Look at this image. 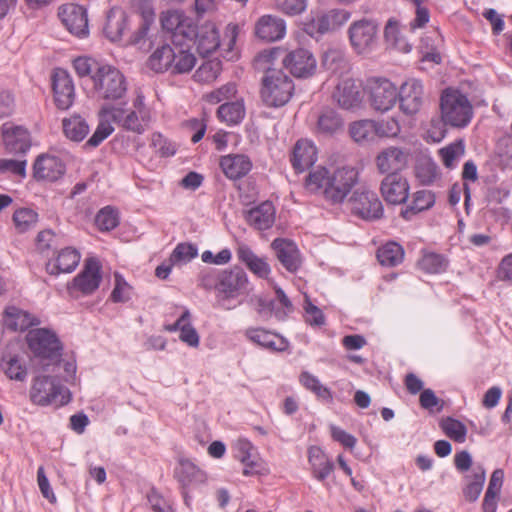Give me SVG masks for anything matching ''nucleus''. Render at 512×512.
<instances>
[{"label":"nucleus","mask_w":512,"mask_h":512,"mask_svg":"<svg viewBox=\"0 0 512 512\" xmlns=\"http://www.w3.org/2000/svg\"><path fill=\"white\" fill-rule=\"evenodd\" d=\"M53 98L59 110H68L75 101V86L67 70L56 68L51 76Z\"/></svg>","instance_id":"nucleus-15"},{"label":"nucleus","mask_w":512,"mask_h":512,"mask_svg":"<svg viewBox=\"0 0 512 512\" xmlns=\"http://www.w3.org/2000/svg\"><path fill=\"white\" fill-rule=\"evenodd\" d=\"M348 37L353 50L359 55H367L378 44V24L374 20L360 19L351 23Z\"/></svg>","instance_id":"nucleus-7"},{"label":"nucleus","mask_w":512,"mask_h":512,"mask_svg":"<svg viewBox=\"0 0 512 512\" xmlns=\"http://www.w3.org/2000/svg\"><path fill=\"white\" fill-rule=\"evenodd\" d=\"M333 101L344 110L355 111L363 104L361 86L352 77H345L338 81L332 92Z\"/></svg>","instance_id":"nucleus-12"},{"label":"nucleus","mask_w":512,"mask_h":512,"mask_svg":"<svg viewBox=\"0 0 512 512\" xmlns=\"http://www.w3.org/2000/svg\"><path fill=\"white\" fill-rule=\"evenodd\" d=\"M73 68L77 75L81 78L90 76L92 79V74H96L100 67H103L104 64H100L95 59L88 56H79L73 60Z\"/></svg>","instance_id":"nucleus-53"},{"label":"nucleus","mask_w":512,"mask_h":512,"mask_svg":"<svg viewBox=\"0 0 512 512\" xmlns=\"http://www.w3.org/2000/svg\"><path fill=\"white\" fill-rule=\"evenodd\" d=\"M343 128V119L332 108L324 109L317 119V133L333 135Z\"/></svg>","instance_id":"nucleus-37"},{"label":"nucleus","mask_w":512,"mask_h":512,"mask_svg":"<svg viewBox=\"0 0 512 512\" xmlns=\"http://www.w3.org/2000/svg\"><path fill=\"white\" fill-rule=\"evenodd\" d=\"M258 345L271 351L282 352L288 348V341L277 333L258 328Z\"/></svg>","instance_id":"nucleus-46"},{"label":"nucleus","mask_w":512,"mask_h":512,"mask_svg":"<svg viewBox=\"0 0 512 512\" xmlns=\"http://www.w3.org/2000/svg\"><path fill=\"white\" fill-rule=\"evenodd\" d=\"M253 444L247 439H238L234 446L235 458L243 464L242 473L245 476L256 474V463L251 460Z\"/></svg>","instance_id":"nucleus-41"},{"label":"nucleus","mask_w":512,"mask_h":512,"mask_svg":"<svg viewBox=\"0 0 512 512\" xmlns=\"http://www.w3.org/2000/svg\"><path fill=\"white\" fill-rule=\"evenodd\" d=\"M303 309L305 311V320L313 326H322L325 324L323 312L314 305L309 296L305 294Z\"/></svg>","instance_id":"nucleus-60"},{"label":"nucleus","mask_w":512,"mask_h":512,"mask_svg":"<svg viewBox=\"0 0 512 512\" xmlns=\"http://www.w3.org/2000/svg\"><path fill=\"white\" fill-rule=\"evenodd\" d=\"M321 66L327 71L330 77H336L339 80L349 77L351 63L341 48L327 49L321 58Z\"/></svg>","instance_id":"nucleus-23"},{"label":"nucleus","mask_w":512,"mask_h":512,"mask_svg":"<svg viewBox=\"0 0 512 512\" xmlns=\"http://www.w3.org/2000/svg\"><path fill=\"white\" fill-rule=\"evenodd\" d=\"M350 201L353 213L362 219L377 220L383 216V204L374 191L359 188L354 191Z\"/></svg>","instance_id":"nucleus-10"},{"label":"nucleus","mask_w":512,"mask_h":512,"mask_svg":"<svg viewBox=\"0 0 512 512\" xmlns=\"http://www.w3.org/2000/svg\"><path fill=\"white\" fill-rule=\"evenodd\" d=\"M65 172L64 162L59 157L47 153L38 155L32 167V176L37 182H56Z\"/></svg>","instance_id":"nucleus-16"},{"label":"nucleus","mask_w":512,"mask_h":512,"mask_svg":"<svg viewBox=\"0 0 512 512\" xmlns=\"http://www.w3.org/2000/svg\"><path fill=\"white\" fill-rule=\"evenodd\" d=\"M442 43L441 35L438 31H433L429 35L421 38L420 51L422 53V61H429L439 64L442 60L439 47Z\"/></svg>","instance_id":"nucleus-38"},{"label":"nucleus","mask_w":512,"mask_h":512,"mask_svg":"<svg viewBox=\"0 0 512 512\" xmlns=\"http://www.w3.org/2000/svg\"><path fill=\"white\" fill-rule=\"evenodd\" d=\"M13 221L19 232L32 228L38 221V213L30 208H20L13 214Z\"/></svg>","instance_id":"nucleus-49"},{"label":"nucleus","mask_w":512,"mask_h":512,"mask_svg":"<svg viewBox=\"0 0 512 512\" xmlns=\"http://www.w3.org/2000/svg\"><path fill=\"white\" fill-rule=\"evenodd\" d=\"M174 50L169 44L158 47L148 58L147 66L157 72L163 73L170 70L173 64Z\"/></svg>","instance_id":"nucleus-36"},{"label":"nucleus","mask_w":512,"mask_h":512,"mask_svg":"<svg viewBox=\"0 0 512 512\" xmlns=\"http://www.w3.org/2000/svg\"><path fill=\"white\" fill-rule=\"evenodd\" d=\"M62 392H68V390L60 384L56 377L37 376L30 390V398L33 403L46 406L55 402Z\"/></svg>","instance_id":"nucleus-18"},{"label":"nucleus","mask_w":512,"mask_h":512,"mask_svg":"<svg viewBox=\"0 0 512 512\" xmlns=\"http://www.w3.org/2000/svg\"><path fill=\"white\" fill-rule=\"evenodd\" d=\"M419 267L430 274H438L445 270L446 261L437 253H427L419 261Z\"/></svg>","instance_id":"nucleus-54"},{"label":"nucleus","mask_w":512,"mask_h":512,"mask_svg":"<svg viewBox=\"0 0 512 512\" xmlns=\"http://www.w3.org/2000/svg\"><path fill=\"white\" fill-rule=\"evenodd\" d=\"M281 62L292 75L298 78L312 76L317 68V61L313 53L305 48H298L284 56L282 53L277 62Z\"/></svg>","instance_id":"nucleus-14"},{"label":"nucleus","mask_w":512,"mask_h":512,"mask_svg":"<svg viewBox=\"0 0 512 512\" xmlns=\"http://www.w3.org/2000/svg\"><path fill=\"white\" fill-rule=\"evenodd\" d=\"M174 476L180 484V488L192 489L205 484L207 475L188 459L180 460L179 467L175 469Z\"/></svg>","instance_id":"nucleus-27"},{"label":"nucleus","mask_w":512,"mask_h":512,"mask_svg":"<svg viewBox=\"0 0 512 512\" xmlns=\"http://www.w3.org/2000/svg\"><path fill=\"white\" fill-rule=\"evenodd\" d=\"M1 136L5 150L14 155L26 154L32 145L29 130L22 125L6 122L1 126Z\"/></svg>","instance_id":"nucleus-13"},{"label":"nucleus","mask_w":512,"mask_h":512,"mask_svg":"<svg viewBox=\"0 0 512 512\" xmlns=\"http://www.w3.org/2000/svg\"><path fill=\"white\" fill-rule=\"evenodd\" d=\"M80 253L72 247H66L59 251L55 258V262H48L46 269L51 275H59L60 273H70L75 270L80 262Z\"/></svg>","instance_id":"nucleus-31"},{"label":"nucleus","mask_w":512,"mask_h":512,"mask_svg":"<svg viewBox=\"0 0 512 512\" xmlns=\"http://www.w3.org/2000/svg\"><path fill=\"white\" fill-rule=\"evenodd\" d=\"M92 97L104 104L118 102L126 105L127 82L122 72L114 66L105 64L96 74H92Z\"/></svg>","instance_id":"nucleus-3"},{"label":"nucleus","mask_w":512,"mask_h":512,"mask_svg":"<svg viewBox=\"0 0 512 512\" xmlns=\"http://www.w3.org/2000/svg\"><path fill=\"white\" fill-rule=\"evenodd\" d=\"M127 26V15L124 11L111 10L107 15L104 33L111 41H118Z\"/></svg>","instance_id":"nucleus-39"},{"label":"nucleus","mask_w":512,"mask_h":512,"mask_svg":"<svg viewBox=\"0 0 512 512\" xmlns=\"http://www.w3.org/2000/svg\"><path fill=\"white\" fill-rule=\"evenodd\" d=\"M1 366L9 379L16 381H24L26 379L27 368L20 362L18 356H12L8 360L3 358Z\"/></svg>","instance_id":"nucleus-51"},{"label":"nucleus","mask_w":512,"mask_h":512,"mask_svg":"<svg viewBox=\"0 0 512 512\" xmlns=\"http://www.w3.org/2000/svg\"><path fill=\"white\" fill-rule=\"evenodd\" d=\"M330 432L333 440L339 442L345 448L353 449L357 443V439L342 428L330 425Z\"/></svg>","instance_id":"nucleus-63"},{"label":"nucleus","mask_w":512,"mask_h":512,"mask_svg":"<svg viewBox=\"0 0 512 512\" xmlns=\"http://www.w3.org/2000/svg\"><path fill=\"white\" fill-rule=\"evenodd\" d=\"M399 109L407 116H413L420 112L425 102L424 86L415 78L407 79L398 88Z\"/></svg>","instance_id":"nucleus-11"},{"label":"nucleus","mask_w":512,"mask_h":512,"mask_svg":"<svg viewBox=\"0 0 512 512\" xmlns=\"http://www.w3.org/2000/svg\"><path fill=\"white\" fill-rule=\"evenodd\" d=\"M444 433L453 441L463 443L466 440L467 428L459 420L453 418L444 419L441 422Z\"/></svg>","instance_id":"nucleus-52"},{"label":"nucleus","mask_w":512,"mask_h":512,"mask_svg":"<svg viewBox=\"0 0 512 512\" xmlns=\"http://www.w3.org/2000/svg\"><path fill=\"white\" fill-rule=\"evenodd\" d=\"M485 482V471L481 467L473 470L472 480L464 488V496L470 501L474 502L480 496L483 485Z\"/></svg>","instance_id":"nucleus-48"},{"label":"nucleus","mask_w":512,"mask_h":512,"mask_svg":"<svg viewBox=\"0 0 512 512\" xmlns=\"http://www.w3.org/2000/svg\"><path fill=\"white\" fill-rule=\"evenodd\" d=\"M364 92L367 94L371 109L382 114L395 107L399 96L397 86L385 77L368 78Z\"/></svg>","instance_id":"nucleus-5"},{"label":"nucleus","mask_w":512,"mask_h":512,"mask_svg":"<svg viewBox=\"0 0 512 512\" xmlns=\"http://www.w3.org/2000/svg\"><path fill=\"white\" fill-rule=\"evenodd\" d=\"M217 116L228 125L238 124L245 116L244 104L242 101L224 103L219 106Z\"/></svg>","instance_id":"nucleus-43"},{"label":"nucleus","mask_w":512,"mask_h":512,"mask_svg":"<svg viewBox=\"0 0 512 512\" xmlns=\"http://www.w3.org/2000/svg\"><path fill=\"white\" fill-rule=\"evenodd\" d=\"M440 111L443 122L456 128L467 126L473 117V106L467 96L452 88L442 92Z\"/></svg>","instance_id":"nucleus-4"},{"label":"nucleus","mask_w":512,"mask_h":512,"mask_svg":"<svg viewBox=\"0 0 512 512\" xmlns=\"http://www.w3.org/2000/svg\"><path fill=\"white\" fill-rule=\"evenodd\" d=\"M308 462L313 478L322 483L326 481L335 468L331 458L318 446L309 447Z\"/></svg>","instance_id":"nucleus-26"},{"label":"nucleus","mask_w":512,"mask_h":512,"mask_svg":"<svg viewBox=\"0 0 512 512\" xmlns=\"http://www.w3.org/2000/svg\"><path fill=\"white\" fill-rule=\"evenodd\" d=\"M410 186L400 173L386 175L380 183V192L388 204L400 205L407 201Z\"/></svg>","instance_id":"nucleus-20"},{"label":"nucleus","mask_w":512,"mask_h":512,"mask_svg":"<svg viewBox=\"0 0 512 512\" xmlns=\"http://www.w3.org/2000/svg\"><path fill=\"white\" fill-rule=\"evenodd\" d=\"M377 138H394L401 131L399 121L394 118H387L380 121L376 120Z\"/></svg>","instance_id":"nucleus-58"},{"label":"nucleus","mask_w":512,"mask_h":512,"mask_svg":"<svg viewBox=\"0 0 512 512\" xmlns=\"http://www.w3.org/2000/svg\"><path fill=\"white\" fill-rule=\"evenodd\" d=\"M39 324L37 317L16 306H8L3 312V325L11 331H25Z\"/></svg>","instance_id":"nucleus-28"},{"label":"nucleus","mask_w":512,"mask_h":512,"mask_svg":"<svg viewBox=\"0 0 512 512\" xmlns=\"http://www.w3.org/2000/svg\"><path fill=\"white\" fill-rule=\"evenodd\" d=\"M115 286L111 292L110 300L114 303H124L130 300L129 290L131 286L126 282L124 277L119 273H114Z\"/></svg>","instance_id":"nucleus-56"},{"label":"nucleus","mask_w":512,"mask_h":512,"mask_svg":"<svg viewBox=\"0 0 512 512\" xmlns=\"http://www.w3.org/2000/svg\"><path fill=\"white\" fill-rule=\"evenodd\" d=\"M359 179L358 170L350 165L329 169L318 166L305 179V189L323 197L331 204H341L351 193Z\"/></svg>","instance_id":"nucleus-1"},{"label":"nucleus","mask_w":512,"mask_h":512,"mask_svg":"<svg viewBox=\"0 0 512 512\" xmlns=\"http://www.w3.org/2000/svg\"><path fill=\"white\" fill-rule=\"evenodd\" d=\"M404 258V250L396 242H389L381 246L377 251V259L382 266L394 267L400 264Z\"/></svg>","instance_id":"nucleus-42"},{"label":"nucleus","mask_w":512,"mask_h":512,"mask_svg":"<svg viewBox=\"0 0 512 512\" xmlns=\"http://www.w3.org/2000/svg\"><path fill=\"white\" fill-rule=\"evenodd\" d=\"M409 153L397 146L382 149L375 158V165L381 174L399 173L407 166Z\"/></svg>","instance_id":"nucleus-21"},{"label":"nucleus","mask_w":512,"mask_h":512,"mask_svg":"<svg viewBox=\"0 0 512 512\" xmlns=\"http://www.w3.org/2000/svg\"><path fill=\"white\" fill-rule=\"evenodd\" d=\"M174 59L170 71L172 74H183L190 72L195 64L196 57L190 52V49L182 47L181 45H173Z\"/></svg>","instance_id":"nucleus-40"},{"label":"nucleus","mask_w":512,"mask_h":512,"mask_svg":"<svg viewBox=\"0 0 512 512\" xmlns=\"http://www.w3.org/2000/svg\"><path fill=\"white\" fill-rule=\"evenodd\" d=\"M276 219V210L272 202L264 201L258 205V230L273 226Z\"/></svg>","instance_id":"nucleus-57"},{"label":"nucleus","mask_w":512,"mask_h":512,"mask_svg":"<svg viewBox=\"0 0 512 512\" xmlns=\"http://www.w3.org/2000/svg\"><path fill=\"white\" fill-rule=\"evenodd\" d=\"M219 165L224 175L231 180L244 177L253 167L250 158L243 154L222 156Z\"/></svg>","instance_id":"nucleus-29"},{"label":"nucleus","mask_w":512,"mask_h":512,"mask_svg":"<svg viewBox=\"0 0 512 512\" xmlns=\"http://www.w3.org/2000/svg\"><path fill=\"white\" fill-rule=\"evenodd\" d=\"M101 268L97 258L86 259L83 270L73 280L74 287L84 295L92 294L102 280Z\"/></svg>","instance_id":"nucleus-22"},{"label":"nucleus","mask_w":512,"mask_h":512,"mask_svg":"<svg viewBox=\"0 0 512 512\" xmlns=\"http://www.w3.org/2000/svg\"><path fill=\"white\" fill-rule=\"evenodd\" d=\"M286 34L285 21L277 16L264 15L258 19V38L265 41H277Z\"/></svg>","instance_id":"nucleus-32"},{"label":"nucleus","mask_w":512,"mask_h":512,"mask_svg":"<svg viewBox=\"0 0 512 512\" xmlns=\"http://www.w3.org/2000/svg\"><path fill=\"white\" fill-rule=\"evenodd\" d=\"M198 255L196 245L192 243H179L169 257L172 264L179 262H189Z\"/></svg>","instance_id":"nucleus-55"},{"label":"nucleus","mask_w":512,"mask_h":512,"mask_svg":"<svg viewBox=\"0 0 512 512\" xmlns=\"http://www.w3.org/2000/svg\"><path fill=\"white\" fill-rule=\"evenodd\" d=\"M186 18L187 17L182 12L166 11L163 12L161 15V26L163 30H166L170 32L172 35H174V32H177L178 28Z\"/></svg>","instance_id":"nucleus-59"},{"label":"nucleus","mask_w":512,"mask_h":512,"mask_svg":"<svg viewBox=\"0 0 512 512\" xmlns=\"http://www.w3.org/2000/svg\"><path fill=\"white\" fill-rule=\"evenodd\" d=\"M278 10L289 16L303 13L307 8V0H275Z\"/></svg>","instance_id":"nucleus-61"},{"label":"nucleus","mask_w":512,"mask_h":512,"mask_svg":"<svg viewBox=\"0 0 512 512\" xmlns=\"http://www.w3.org/2000/svg\"><path fill=\"white\" fill-rule=\"evenodd\" d=\"M270 272L269 265L258 258V278H263L269 286L274 288L276 296L274 300L281 305V308H275V301H268L261 297H258V307L268 309L277 320L284 321L294 311V306L285 292L269 277Z\"/></svg>","instance_id":"nucleus-9"},{"label":"nucleus","mask_w":512,"mask_h":512,"mask_svg":"<svg viewBox=\"0 0 512 512\" xmlns=\"http://www.w3.org/2000/svg\"><path fill=\"white\" fill-rule=\"evenodd\" d=\"M350 18L351 13L346 9L311 12L310 18L304 23V30L309 36L319 38L325 34L338 31Z\"/></svg>","instance_id":"nucleus-6"},{"label":"nucleus","mask_w":512,"mask_h":512,"mask_svg":"<svg viewBox=\"0 0 512 512\" xmlns=\"http://www.w3.org/2000/svg\"><path fill=\"white\" fill-rule=\"evenodd\" d=\"M198 32V27L187 17L180 25L177 32H174V35L171 36L172 43L173 45H181L182 47L190 49V43H195Z\"/></svg>","instance_id":"nucleus-44"},{"label":"nucleus","mask_w":512,"mask_h":512,"mask_svg":"<svg viewBox=\"0 0 512 512\" xmlns=\"http://www.w3.org/2000/svg\"><path fill=\"white\" fill-rule=\"evenodd\" d=\"M95 224L100 231H111L119 225V214L116 208L106 206L95 217Z\"/></svg>","instance_id":"nucleus-47"},{"label":"nucleus","mask_w":512,"mask_h":512,"mask_svg":"<svg viewBox=\"0 0 512 512\" xmlns=\"http://www.w3.org/2000/svg\"><path fill=\"white\" fill-rule=\"evenodd\" d=\"M247 282L244 270L239 266H234L232 269L225 270L219 275L215 289L226 297H233L235 293L245 288Z\"/></svg>","instance_id":"nucleus-25"},{"label":"nucleus","mask_w":512,"mask_h":512,"mask_svg":"<svg viewBox=\"0 0 512 512\" xmlns=\"http://www.w3.org/2000/svg\"><path fill=\"white\" fill-rule=\"evenodd\" d=\"M435 204V195L429 190H419L412 196L411 203L401 211L404 219L410 220L414 215L430 209Z\"/></svg>","instance_id":"nucleus-35"},{"label":"nucleus","mask_w":512,"mask_h":512,"mask_svg":"<svg viewBox=\"0 0 512 512\" xmlns=\"http://www.w3.org/2000/svg\"><path fill=\"white\" fill-rule=\"evenodd\" d=\"M317 161V148L314 143L307 139H300L296 142L291 163L297 173H302L312 167Z\"/></svg>","instance_id":"nucleus-24"},{"label":"nucleus","mask_w":512,"mask_h":512,"mask_svg":"<svg viewBox=\"0 0 512 512\" xmlns=\"http://www.w3.org/2000/svg\"><path fill=\"white\" fill-rule=\"evenodd\" d=\"M124 105L116 106L113 104H103L99 110L101 117H109L113 122L117 123L123 129L134 132L136 134H143L145 127L142 120L134 110H126Z\"/></svg>","instance_id":"nucleus-19"},{"label":"nucleus","mask_w":512,"mask_h":512,"mask_svg":"<svg viewBox=\"0 0 512 512\" xmlns=\"http://www.w3.org/2000/svg\"><path fill=\"white\" fill-rule=\"evenodd\" d=\"M198 53L202 56L212 54L220 45L219 32L214 26L199 29L195 43Z\"/></svg>","instance_id":"nucleus-34"},{"label":"nucleus","mask_w":512,"mask_h":512,"mask_svg":"<svg viewBox=\"0 0 512 512\" xmlns=\"http://www.w3.org/2000/svg\"><path fill=\"white\" fill-rule=\"evenodd\" d=\"M464 153L465 146L461 141L452 143L439 151L443 164L450 169L456 166Z\"/></svg>","instance_id":"nucleus-50"},{"label":"nucleus","mask_w":512,"mask_h":512,"mask_svg":"<svg viewBox=\"0 0 512 512\" xmlns=\"http://www.w3.org/2000/svg\"><path fill=\"white\" fill-rule=\"evenodd\" d=\"M26 341L34 356L56 359L62 355L63 346L56 333L46 328H36L28 332Z\"/></svg>","instance_id":"nucleus-8"},{"label":"nucleus","mask_w":512,"mask_h":512,"mask_svg":"<svg viewBox=\"0 0 512 512\" xmlns=\"http://www.w3.org/2000/svg\"><path fill=\"white\" fill-rule=\"evenodd\" d=\"M281 264L289 271L296 272L301 266V258L296 245L286 239L277 238L271 244Z\"/></svg>","instance_id":"nucleus-30"},{"label":"nucleus","mask_w":512,"mask_h":512,"mask_svg":"<svg viewBox=\"0 0 512 512\" xmlns=\"http://www.w3.org/2000/svg\"><path fill=\"white\" fill-rule=\"evenodd\" d=\"M283 50L272 47L258 53V69L265 72L262 79L261 97L268 106H283L291 98L294 91L293 80L274 65L281 57Z\"/></svg>","instance_id":"nucleus-2"},{"label":"nucleus","mask_w":512,"mask_h":512,"mask_svg":"<svg viewBox=\"0 0 512 512\" xmlns=\"http://www.w3.org/2000/svg\"><path fill=\"white\" fill-rule=\"evenodd\" d=\"M376 127V120L362 119L350 124L349 133L355 142L359 144H368L377 139Z\"/></svg>","instance_id":"nucleus-33"},{"label":"nucleus","mask_w":512,"mask_h":512,"mask_svg":"<svg viewBox=\"0 0 512 512\" xmlns=\"http://www.w3.org/2000/svg\"><path fill=\"white\" fill-rule=\"evenodd\" d=\"M26 160L0 159V174L11 173L24 178L26 176Z\"/></svg>","instance_id":"nucleus-62"},{"label":"nucleus","mask_w":512,"mask_h":512,"mask_svg":"<svg viewBox=\"0 0 512 512\" xmlns=\"http://www.w3.org/2000/svg\"><path fill=\"white\" fill-rule=\"evenodd\" d=\"M58 16L67 30L78 38L89 35L87 10L78 4L68 3L59 8Z\"/></svg>","instance_id":"nucleus-17"},{"label":"nucleus","mask_w":512,"mask_h":512,"mask_svg":"<svg viewBox=\"0 0 512 512\" xmlns=\"http://www.w3.org/2000/svg\"><path fill=\"white\" fill-rule=\"evenodd\" d=\"M63 131L69 139L80 142L89 133V126L83 118L74 116L63 120Z\"/></svg>","instance_id":"nucleus-45"},{"label":"nucleus","mask_w":512,"mask_h":512,"mask_svg":"<svg viewBox=\"0 0 512 512\" xmlns=\"http://www.w3.org/2000/svg\"><path fill=\"white\" fill-rule=\"evenodd\" d=\"M113 131L114 128L109 123L101 122L93 135L87 140L86 146L93 148L99 146Z\"/></svg>","instance_id":"nucleus-64"}]
</instances>
